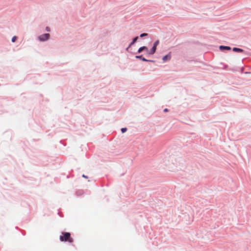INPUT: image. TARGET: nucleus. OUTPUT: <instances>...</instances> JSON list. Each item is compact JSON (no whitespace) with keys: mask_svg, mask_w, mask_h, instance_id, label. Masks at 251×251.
Returning <instances> with one entry per match:
<instances>
[{"mask_svg":"<svg viewBox=\"0 0 251 251\" xmlns=\"http://www.w3.org/2000/svg\"><path fill=\"white\" fill-rule=\"evenodd\" d=\"M16 39H17V36H13V37L12 38V42L13 43L15 41H16Z\"/></svg>","mask_w":251,"mask_h":251,"instance_id":"nucleus-12","label":"nucleus"},{"mask_svg":"<svg viewBox=\"0 0 251 251\" xmlns=\"http://www.w3.org/2000/svg\"><path fill=\"white\" fill-rule=\"evenodd\" d=\"M60 240L61 242H68L70 243L73 242V239L70 236L69 232H62L60 236Z\"/></svg>","mask_w":251,"mask_h":251,"instance_id":"nucleus-1","label":"nucleus"},{"mask_svg":"<svg viewBox=\"0 0 251 251\" xmlns=\"http://www.w3.org/2000/svg\"><path fill=\"white\" fill-rule=\"evenodd\" d=\"M39 40L41 41H45L49 39L50 38V34H43V35H41L39 36Z\"/></svg>","mask_w":251,"mask_h":251,"instance_id":"nucleus-2","label":"nucleus"},{"mask_svg":"<svg viewBox=\"0 0 251 251\" xmlns=\"http://www.w3.org/2000/svg\"><path fill=\"white\" fill-rule=\"evenodd\" d=\"M121 131H122V133H125L126 131V128H122V129H121Z\"/></svg>","mask_w":251,"mask_h":251,"instance_id":"nucleus-13","label":"nucleus"},{"mask_svg":"<svg viewBox=\"0 0 251 251\" xmlns=\"http://www.w3.org/2000/svg\"><path fill=\"white\" fill-rule=\"evenodd\" d=\"M46 30L48 31H50V29L49 28V27H46Z\"/></svg>","mask_w":251,"mask_h":251,"instance_id":"nucleus-15","label":"nucleus"},{"mask_svg":"<svg viewBox=\"0 0 251 251\" xmlns=\"http://www.w3.org/2000/svg\"><path fill=\"white\" fill-rule=\"evenodd\" d=\"M136 58H139L142 60L143 61H149L147 59H145V58L143 57L142 55H137L136 56Z\"/></svg>","mask_w":251,"mask_h":251,"instance_id":"nucleus-7","label":"nucleus"},{"mask_svg":"<svg viewBox=\"0 0 251 251\" xmlns=\"http://www.w3.org/2000/svg\"><path fill=\"white\" fill-rule=\"evenodd\" d=\"M233 51L235 52H243V50L240 48H233Z\"/></svg>","mask_w":251,"mask_h":251,"instance_id":"nucleus-5","label":"nucleus"},{"mask_svg":"<svg viewBox=\"0 0 251 251\" xmlns=\"http://www.w3.org/2000/svg\"><path fill=\"white\" fill-rule=\"evenodd\" d=\"M219 48L221 50H230V47L224 46H220Z\"/></svg>","mask_w":251,"mask_h":251,"instance_id":"nucleus-6","label":"nucleus"},{"mask_svg":"<svg viewBox=\"0 0 251 251\" xmlns=\"http://www.w3.org/2000/svg\"><path fill=\"white\" fill-rule=\"evenodd\" d=\"M171 55L170 54H168L163 57V61L166 62L167 61H169L170 60Z\"/></svg>","mask_w":251,"mask_h":251,"instance_id":"nucleus-3","label":"nucleus"},{"mask_svg":"<svg viewBox=\"0 0 251 251\" xmlns=\"http://www.w3.org/2000/svg\"><path fill=\"white\" fill-rule=\"evenodd\" d=\"M138 37H136L134 39H133L132 41H131V43H130V44H129V47L132 46L136 42V41L138 40Z\"/></svg>","mask_w":251,"mask_h":251,"instance_id":"nucleus-8","label":"nucleus"},{"mask_svg":"<svg viewBox=\"0 0 251 251\" xmlns=\"http://www.w3.org/2000/svg\"><path fill=\"white\" fill-rule=\"evenodd\" d=\"M147 36H148V34L147 33H142V34H140V37H141V38H143V37H146Z\"/></svg>","mask_w":251,"mask_h":251,"instance_id":"nucleus-10","label":"nucleus"},{"mask_svg":"<svg viewBox=\"0 0 251 251\" xmlns=\"http://www.w3.org/2000/svg\"><path fill=\"white\" fill-rule=\"evenodd\" d=\"M83 177H85V178H87V176H85V175H83Z\"/></svg>","mask_w":251,"mask_h":251,"instance_id":"nucleus-17","label":"nucleus"},{"mask_svg":"<svg viewBox=\"0 0 251 251\" xmlns=\"http://www.w3.org/2000/svg\"><path fill=\"white\" fill-rule=\"evenodd\" d=\"M143 49H147V47H141L139 48V49H138V52H141L142 51H143Z\"/></svg>","mask_w":251,"mask_h":251,"instance_id":"nucleus-9","label":"nucleus"},{"mask_svg":"<svg viewBox=\"0 0 251 251\" xmlns=\"http://www.w3.org/2000/svg\"><path fill=\"white\" fill-rule=\"evenodd\" d=\"M143 50H145V51H147V53H148V52L149 51V50H148L147 48V49H143Z\"/></svg>","mask_w":251,"mask_h":251,"instance_id":"nucleus-14","label":"nucleus"},{"mask_svg":"<svg viewBox=\"0 0 251 251\" xmlns=\"http://www.w3.org/2000/svg\"><path fill=\"white\" fill-rule=\"evenodd\" d=\"M156 47L152 46L151 50L148 51V54H153L155 52Z\"/></svg>","mask_w":251,"mask_h":251,"instance_id":"nucleus-4","label":"nucleus"},{"mask_svg":"<svg viewBox=\"0 0 251 251\" xmlns=\"http://www.w3.org/2000/svg\"><path fill=\"white\" fill-rule=\"evenodd\" d=\"M164 111L165 112H167L168 110H167V109L165 108V109H164Z\"/></svg>","mask_w":251,"mask_h":251,"instance_id":"nucleus-16","label":"nucleus"},{"mask_svg":"<svg viewBox=\"0 0 251 251\" xmlns=\"http://www.w3.org/2000/svg\"><path fill=\"white\" fill-rule=\"evenodd\" d=\"M158 43H159V41H158V40L156 41L154 43L153 46L157 47Z\"/></svg>","mask_w":251,"mask_h":251,"instance_id":"nucleus-11","label":"nucleus"}]
</instances>
